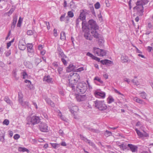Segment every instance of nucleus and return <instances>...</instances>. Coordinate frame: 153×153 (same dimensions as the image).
Masks as SVG:
<instances>
[{"label":"nucleus","mask_w":153,"mask_h":153,"mask_svg":"<svg viewBox=\"0 0 153 153\" xmlns=\"http://www.w3.org/2000/svg\"><path fill=\"white\" fill-rule=\"evenodd\" d=\"M93 59L96 60L98 62H100V58L96 57L94 56V57L92 58Z\"/></svg>","instance_id":"bf43d9fd"},{"label":"nucleus","mask_w":153,"mask_h":153,"mask_svg":"<svg viewBox=\"0 0 153 153\" xmlns=\"http://www.w3.org/2000/svg\"><path fill=\"white\" fill-rule=\"evenodd\" d=\"M63 68L61 67H59L57 69V71L59 75H60L62 73Z\"/></svg>","instance_id":"ea45409f"},{"label":"nucleus","mask_w":153,"mask_h":153,"mask_svg":"<svg viewBox=\"0 0 153 153\" xmlns=\"http://www.w3.org/2000/svg\"><path fill=\"white\" fill-rule=\"evenodd\" d=\"M17 20V16L13 18V21L11 26L12 29H14L15 27L16 24Z\"/></svg>","instance_id":"b1692460"},{"label":"nucleus","mask_w":153,"mask_h":153,"mask_svg":"<svg viewBox=\"0 0 153 153\" xmlns=\"http://www.w3.org/2000/svg\"><path fill=\"white\" fill-rule=\"evenodd\" d=\"M93 51L94 53L98 56H103L106 54V51L105 50L100 49L96 47L93 48Z\"/></svg>","instance_id":"0eeeda50"},{"label":"nucleus","mask_w":153,"mask_h":153,"mask_svg":"<svg viewBox=\"0 0 153 153\" xmlns=\"http://www.w3.org/2000/svg\"><path fill=\"white\" fill-rule=\"evenodd\" d=\"M68 16L72 18L74 16V14L71 11H69L68 12Z\"/></svg>","instance_id":"e433bc0d"},{"label":"nucleus","mask_w":153,"mask_h":153,"mask_svg":"<svg viewBox=\"0 0 153 153\" xmlns=\"http://www.w3.org/2000/svg\"><path fill=\"white\" fill-rule=\"evenodd\" d=\"M84 70V68L83 67H81L78 69H76V71L77 72H80Z\"/></svg>","instance_id":"680f3d73"},{"label":"nucleus","mask_w":153,"mask_h":153,"mask_svg":"<svg viewBox=\"0 0 153 153\" xmlns=\"http://www.w3.org/2000/svg\"><path fill=\"white\" fill-rule=\"evenodd\" d=\"M20 137V135L19 134H16L14 135L13 138L15 140H17Z\"/></svg>","instance_id":"864d4df0"},{"label":"nucleus","mask_w":153,"mask_h":153,"mask_svg":"<svg viewBox=\"0 0 153 153\" xmlns=\"http://www.w3.org/2000/svg\"><path fill=\"white\" fill-rule=\"evenodd\" d=\"M121 61L123 63H126L128 62V57L125 55H123L121 56Z\"/></svg>","instance_id":"412c9836"},{"label":"nucleus","mask_w":153,"mask_h":153,"mask_svg":"<svg viewBox=\"0 0 153 153\" xmlns=\"http://www.w3.org/2000/svg\"><path fill=\"white\" fill-rule=\"evenodd\" d=\"M19 45H26L25 43V41L22 39L20 40V41L19 42Z\"/></svg>","instance_id":"8fccbe9b"},{"label":"nucleus","mask_w":153,"mask_h":153,"mask_svg":"<svg viewBox=\"0 0 153 153\" xmlns=\"http://www.w3.org/2000/svg\"><path fill=\"white\" fill-rule=\"evenodd\" d=\"M25 82L26 83H27V86L30 89H33V85L31 84V82L30 80L26 79L25 80Z\"/></svg>","instance_id":"aec40b11"},{"label":"nucleus","mask_w":153,"mask_h":153,"mask_svg":"<svg viewBox=\"0 0 153 153\" xmlns=\"http://www.w3.org/2000/svg\"><path fill=\"white\" fill-rule=\"evenodd\" d=\"M119 146L120 148L122 149L123 150L127 149L128 148L126 145L123 144L119 145Z\"/></svg>","instance_id":"72a5a7b5"},{"label":"nucleus","mask_w":153,"mask_h":153,"mask_svg":"<svg viewBox=\"0 0 153 153\" xmlns=\"http://www.w3.org/2000/svg\"><path fill=\"white\" fill-rule=\"evenodd\" d=\"M66 39L65 33L64 32H62L60 33V39L64 40Z\"/></svg>","instance_id":"c85d7f7f"},{"label":"nucleus","mask_w":153,"mask_h":153,"mask_svg":"<svg viewBox=\"0 0 153 153\" xmlns=\"http://www.w3.org/2000/svg\"><path fill=\"white\" fill-rule=\"evenodd\" d=\"M4 100L8 104L11 105L12 103L11 101L7 96L5 97L4 98Z\"/></svg>","instance_id":"cd10ccee"},{"label":"nucleus","mask_w":153,"mask_h":153,"mask_svg":"<svg viewBox=\"0 0 153 153\" xmlns=\"http://www.w3.org/2000/svg\"><path fill=\"white\" fill-rule=\"evenodd\" d=\"M100 62L103 65H107L108 64H111L112 63V62L109 60L105 59L104 60H102L100 61Z\"/></svg>","instance_id":"5701e85b"},{"label":"nucleus","mask_w":153,"mask_h":153,"mask_svg":"<svg viewBox=\"0 0 153 153\" xmlns=\"http://www.w3.org/2000/svg\"><path fill=\"white\" fill-rule=\"evenodd\" d=\"M148 2V0H139L136 2L137 6L134 8L137 10L139 12L140 15L142 16L143 12V5H145Z\"/></svg>","instance_id":"7ed1b4c3"},{"label":"nucleus","mask_w":153,"mask_h":153,"mask_svg":"<svg viewBox=\"0 0 153 153\" xmlns=\"http://www.w3.org/2000/svg\"><path fill=\"white\" fill-rule=\"evenodd\" d=\"M78 110V107L76 106H75L70 109V111L72 113H74L75 112H76Z\"/></svg>","instance_id":"a878e982"},{"label":"nucleus","mask_w":153,"mask_h":153,"mask_svg":"<svg viewBox=\"0 0 153 153\" xmlns=\"http://www.w3.org/2000/svg\"><path fill=\"white\" fill-rule=\"evenodd\" d=\"M133 100L136 102L140 103H142V101L141 100L138 98L137 97H135L133 98Z\"/></svg>","instance_id":"2f4dec72"},{"label":"nucleus","mask_w":153,"mask_h":153,"mask_svg":"<svg viewBox=\"0 0 153 153\" xmlns=\"http://www.w3.org/2000/svg\"><path fill=\"white\" fill-rule=\"evenodd\" d=\"M83 140L85 142L88 143L90 146H92L93 148H95L96 147L95 144L90 140L88 139L87 138L83 139Z\"/></svg>","instance_id":"6ab92c4d"},{"label":"nucleus","mask_w":153,"mask_h":153,"mask_svg":"<svg viewBox=\"0 0 153 153\" xmlns=\"http://www.w3.org/2000/svg\"><path fill=\"white\" fill-rule=\"evenodd\" d=\"M3 123V124L5 125L6 126H7L9 123V121L8 120L6 119L4 121Z\"/></svg>","instance_id":"49530a36"},{"label":"nucleus","mask_w":153,"mask_h":153,"mask_svg":"<svg viewBox=\"0 0 153 153\" xmlns=\"http://www.w3.org/2000/svg\"><path fill=\"white\" fill-rule=\"evenodd\" d=\"M91 33L94 38L98 39V43L100 47L103 45L104 39L102 36L98 33L97 32L91 31Z\"/></svg>","instance_id":"423d86ee"},{"label":"nucleus","mask_w":153,"mask_h":153,"mask_svg":"<svg viewBox=\"0 0 153 153\" xmlns=\"http://www.w3.org/2000/svg\"><path fill=\"white\" fill-rule=\"evenodd\" d=\"M22 20H21V17H20L19 20H18V23L17 24V26L18 27H20L21 26V23H22Z\"/></svg>","instance_id":"3c124183"},{"label":"nucleus","mask_w":153,"mask_h":153,"mask_svg":"<svg viewBox=\"0 0 153 153\" xmlns=\"http://www.w3.org/2000/svg\"><path fill=\"white\" fill-rule=\"evenodd\" d=\"M86 55L88 56L91 57L92 59L94 57V55H93L92 54L90 53V52H88L87 53Z\"/></svg>","instance_id":"052dcab7"},{"label":"nucleus","mask_w":153,"mask_h":153,"mask_svg":"<svg viewBox=\"0 0 153 153\" xmlns=\"http://www.w3.org/2000/svg\"><path fill=\"white\" fill-rule=\"evenodd\" d=\"M76 68L75 66L72 64H71L69 65L67 68V71L69 72L71 71H76Z\"/></svg>","instance_id":"ddd939ff"},{"label":"nucleus","mask_w":153,"mask_h":153,"mask_svg":"<svg viewBox=\"0 0 153 153\" xmlns=\"http://www.w3.org/2000/svg\"><path fill=\"white\" fill-rule=\"evenodd\" d=\"M84 32V37L87 40L90 41L92 40L93 37L90 33L89 30L87 29H85V30H82Z\"/></svg>","instance_id":"1a4fd4ad"},{"label":"nucleus","mask_w":153,"mask_h":153,"mask_svg":"<svg viewBox=\"0 0 153 153\" xmlns=\"http://www.w3.org/2000/svg\"><path fill=\"white\" fill-rule=\"evenodd\" d=\"M4 134L2 133L1 134H0V141H3L4 140Z\"/></svg>","instance_id":"09e8293b"},{"label":"nucleus","mask_w":153,"mask_h":153,"mask_svg":"<svg viewBox=\"0 0 153 153\" xmlns=\"http://www.w3.org/2000/svg\"><path fill=\"white\" fill-rule=\"evenodd\" d=\"M43 79L44 81H45L48 83L53 82L52 79L50 76H45L44 78Z\"/></svg>","instance_id":"4be33fe9"},{"label":"nucleus","mask_w":153,"mask_h":153,"mask_svg":"<svg viewBox=\"0 0 153 153\" xmlns=\"http://www.w3.org/2000/svg\"><path fill=\"white\" fill-rule=\"evenodd\" d=\"M76 97L77 100L80 102L85 101L88 97L86 94L83 95L77 94L76 95Z\"/></svg>","instance_id":"9b49d317"},{"label":"nucleus","mask_w":153,"mask_h":153,"mask_svg":"<svg viewBox=\"0 0 153 153\" xmlns=\"http://www.w3.org/2000/svg\"><path fill=\"white\" fill-rule=\"evenodd\" d=\"M140 96L143 99H145L146 97V94L144 92H143L140 94Z\"/></svg>","instance_id":"58836bf2"},{"label":"nucleus","mask_w":153,"mask_h":153,"mask_svg":"<svg viewBox=\"0 0 153 153\" xmlns=\"http://www.w3.org/2000/svg\"><path fill=\"white\" fill-rule=\"evenodd\" d=\"M13 76L14 77H15V79L16 80H18L19 79L18 77H17L16 76V73L15 71L13 72Z\"/></svg>","instance_id":"e2e57ef3"},{"label":"nucleus","mask_w":153,"mask_h":153,"mask_svg":"<svg viewBox=\"0 0 153 153\" xmlns=\"http://www.w3.org/2000/svg\"><path fill=\"white\" fill-rule=\"evenodd\" d=\"M39 128L40 131L43 132H47L48 131V126L45 123H41L39 125Z\"/></svg>","instance_id":"f8f14e48"},{"label":"nucleus","mask_w":153,"mask_h":153,"mask_svg":"<svg viewBox=\"0 0 153 153\" xmlns=\"http://www.w3.org/2000/svg\"><path fill=\"white\" fill-rule=\"evenodd\" d=\"M40 120L39 118L38 117L33 116L28 120L27 124L34 125L39 123Z\"/></svg>","instance_id":"6e6552de"},{"label":"nucleus","mask_w":153,"mask_h":153,"mask_svg":"<svg viewBox=\"0 0 153 153\" xmlns=\"http://www.w3.org/2000/svg\"><path fill=\"white\" fill-rule=\"evenodd\" d=\"M100 3L98 2H97L96 4L94 5L95 8L96 9H98L100 7Z\"/></svg>","instance_id":"de8ad7c7"},{"label":"nucleus","mask_w":153,"mask_h":153,"mask_svg":"<svg viewBox=\"0 0 153 153\" xmlns=\"http://www.w3.org/2000/svg\"><path fill=\"white\" fill-rule=\"evenodd\" d=\"M149 136V134L147 133L146 132H144V133H143V137H147Z\"/></svg>","instance_id":"0e129e2a"},{"label":"nucleus","mask_w":153,"mask_h":153,"mask_svg":"<svg viewBox=\"0 0 153 153\" xmlns=\"http://www.w3.org/2000/svg\"><path fill=\"white\" fill-rule=\"evenodd\" d=\"M28 102L27 101H25L24 102H23L22 104L21 105L25 107H26V106H27L28 105Z\"/></svg>","instance_id":"c03bdc74"},{"label":"nucleus","mask_w":153,"mask_h":153,"mask_svg":"<svg viewBox=\"0 0 153 153\" xmlns=\"http://www.w3.org/2000/svg\"><path fill=\"white\" fill-rule=\"evenodd\" d=\"M94 80H97L101 84H102L103 83V81L98 76L95 77L94 79Z\"/></svg>","instance_id":"4c0bfd02"},{"label":"nucleus","mask_w":153,"mask_h":153,"mask_svg":"<svg viewBox=\"0 0 153 153\" xmlns=\"http://www.w3.org/2000/svg\"><path fill=\"white\" fill-rule=\"evenodd\" d=\"M87 89V85L84 82H80L76 87V90L79 93L81 94H84Z\"/></svg>","instance_id":"39448f33"},{"label":"nucleus","mask_w":153,"mask_h":153,"mask_svg":"<svg viewBox=\"0 0 153 153\" xmlns=\"http://www.w3.org/2000/svg\"><path fill=\"white\" fill-rule=\"evenodd\" d=\"M88 129L89 131H91L93 132H95V133H97L100 132L98 130L94 129H93V128H88Z\"/></svg>","instance_id":"37998d69"},{"label":"nucleus","mask_w":153,"mask_h":153,"mask_svg":"<svg viewBox=\"0 0 153 153\" xmlns=\"http://www.w3.org/2000/svg\"><path fill=\"white\" fill-rule=\"evenodd\" d=\"M52 146L54 149H56L58 144L57 143H51Z\"/></svg>","instance_id":"5fc2aeb1"},{"label":"nucleus","mask_w":153,"mask_h":153,"mask_svg":"<svg viewBox=\"0 0 153 153\" xmlns=\"http://www.w3.org/2000/svg\"><path fill=\"white\" fill-rule=\"evenodd\" d=\"M65 13L64 14H63V15H62L60 17V21H62L64 20V19L65 16Z\"/></svg>","instance_id":"4d7b16f0"},{"label":"nucleus","mask_w":153,"mask_h":153,"mask_svg":"<svg viewBox=\"0 0 153 153\" xmlns=\"http://www.w3.org/2000/svg\"><path fill=\"white\" fill-rule=\"evenodd\" d=\"M57 51L59 53V56L61 58L66 57V56L64 54L62 49L59 47H58L57 48Z\"/></svg>","instance_id":"f3484780"},{"label":"nucleus","mask_w":153,"mask_h":153,"mask_svg":"<svg viewBox=\"0 0 153 153\" xmlns=\"http://www.w3.org/2000/svg\"><path fill=\"white\" fill-rule=\"evenodd\" d=\"M131 82L135 85H137L140 84V83L138 81L134 79H132Z\"/></svg>","instance_id":"a19ab883"},{"label":"nucleus","mask_w":153,"mask_h":153,"mask_svg":"<svg viewBox=\"0 0 153 153\" xmlns=\"http://www.w3.org/2000/svg\"><path fill=\"white\" fill-rule=\"evenodd\" d=\"M107 103L110 104L114 101V100L111 96H109L107 99Z\"/></svg>","instance_id":"c756f323"},{"label":"nucleus","mask_w":153,"mask_h":153,"mask_svg":"<svg viewBox=\"0 0 153 153\" xmlns=\"http://www.w3.org/2000/svg\"><path fill=\"white\" fill-rule=\"evenodd\" d=\"M104 100L100 101L96 100L94 102L95 107L100 111H104L107 108V106L104 103Z\"/></svg>","instance_id":"20e7f679"},{"label":"nucleus","mask_w":153,"mask_h":153,"mask_svg":"<svg viewBox=\"0 0 153 153\" xmlns=\"http://www.w3.org/2000/svg\"><path fill=\"white\" fill-rule=\"evenodd\" d=\"M82 28L84 30L87 29L92 30L91 31L97 32V30L99 29V26L95 21L93 19H90L88 21V24L85 21H82Z\"/></svg>","instance_id":"f257e3e1"},{"label":"nucleus","mask_w":153,"mask_h":153,"mask_svg":"<svg viewBox=\"0 0 153 153\" xmlns=\"http://www.w3.org/2000/svg\"><path fill=\"white\" fill-rule=\"evenodd\" d=\"M18 149L19 151V152H29V151L27 149L24 147H19Z\"/></svg>","instance_id":"bb28decb"},{"label":"nucleus","mask_w":153,"mask_h":153,"mask_svg":"<svg viewBox=\"0 0 153 153\" xmlns=\"http://www.w3.org/2000/svg\"><path fill=\"white\" fill-rule=\"evenodd\" d=\"M11 52L10 51H6L5 53V54L6 56H8L11 54Z\"/></svg>","instance_id":"603ef678"},{"label":"nucleus","mask_w":153,"mask_h":153,"mask_svg":"<svg viewBox=\"0 0 153 153\" xmlns=\"http://www.w3.org/2000/svg\"><path fill=\"white\" fill-rule=\"evenodd\" d=\"M128 146L132 152H135L137 151V147L135 145L129 144L128 145Z\"/></svg>","instance_id":"2eb2a0df"},{"label":"nucleus","mask_w":153,"mask_h":153,"mask_svg":"<svg viewBox=\"0 0 153 153\" xmlns=\"http://www.w3.org/2000/svg\"><path fill=\"white\" fill-rule=\"evenodd\" d=\"M19 96V103L21 104L23 102L22 100L23 95L21 92H19L18 93Z\"/></svg>","instance_id":"393cba45"},{"label":"nucleus","mask_w":153,"mask_h":153,"mask_svg":"<svg viewBox=\"0 0 153 153\" xmlns=\"http://www.w3.org/2000/svg\"><path fill=\"white\" fill-rule=\"evenodd\" d=\"M124 80L125 81L127 82L128 83H129L130 82V79L127 78H125L124 79Z\"/></svg>","instance_id":"69168bd1"},{"label":"nucleus","mask_w":153,"mask_h":153,"mask_svg":"<svg viewBox=\"0 0 153 153\" xmlns=\"http://www.w3.org/2000/svg\"><path fill=\"white\" fill-rule=\"evenodd\" d=\"M135 131L137 134V135L140 137H142L143 136V133L141 132L137 128H136Z\"/></svg>","instance_id":"f704fd0d"},{"label":"nucleus","mask_w":153,"mask_h":153,"mask_svg":"<svg viewBox=\"0 0 153 153\" xmlns=\"http://www.w3.org/2000/svg\"><path fill=\"white\" fill-rule=\"evenodd\" d=\"M79 79V75L76 73H71L68 75V80H70L71 79H73V81H72V80L71 81V84H69V87L71 88L72 90L75 89L74 85L76 84Z\"/></svg>","instance_id":"f03ea898"},{"label":"nucleus","mask_w":153,"mask_h":153,"mask_svg":"<svg viewBox=\"0 0 153 153\" xmlns=\"http://www.w3.org/2000/svg\"><path fill=\"white\" fill-rule=\"evenodd\" d=\"M81 19L79 18L76 19V27L77 28L78 27L79 22L81 21Z\"/></svg>","instance_id":"79ce46f5"},{"label":"nucleus","mask_w":153,"mask_h":153,"mask_svg":"<svg viewBox=\"0 0 153 153\" xmlns=\"http://www.w3.org/2000/svg\"><path fill=\"white\" fill-rule=\"evenodd\" d=\"M33 33V32L32 30H28L27 32V34L28 35H31Z\"/></svg>","instance_id":"6e6d98bb"},{"label":"nucleus","mask_w":153,"mask_h":153,"mask_svg":"<svg viewBox=\"0 0 153 153\" xmlns=\"http://www.w3.org/2000/svg\"><path fill=\"white\" fill-rule=\"evenodd\" d=\"M152 49V47H150V46L148 47L147 50L149 52H151Z\"/></svg>","instance_id":"774afa93"},{"label":"nucleus","mask_w":153,"mask_h":153,"mask_svg":"<svg viewBox=\"0 0 153 153\" xmlns=\"http://www.w3.org/2000/svg\"><path fill=\"white\" fill-rule=\"evenodd\" d=\"M87 14V13L86 11H85L84 10H81L79 16L80 17L79 19L82 21L85 20Z\"/></svg>","instance_id":"4468645a"},{"label":"nucleus","mask_w":153,"mask_h":153,"mask_svg":"<svg viewBox=\"0 0 153 153\" xmlns=\"http://www.w3.org/2000/svg\"><path fill=\"white\" fill-rule=\"evenodd\" d=\"M22 75L23 76V78L24 79L27 77L28 75L26 72L24 71L22 73Z\"/></svg>","instance_id":"a18cd8bd"},{"label":"nucleus","mask_w":153,"mask_h":153,"mask_svg":"<svg viewBox=\"0 0 153 153\" xmlns=\"http://www.w3.org/2000/svg\"><path fill=\"white\" fill-rule=\"evenodd\" d=\"M18 47L20 50L24 51L26 49V45H18Z\"/></svg>","instance_id":"473e14b6"},{"label":"nucleus","mask_w":153,"mask_h":153,"mask_svg":"<svg viewBox=\"0 0 153 153\" xmlns=\"http://www.w3.org/2000/svg\"><path fill=\"white\" fill-rule=\"evenodd\" d=\"M111 134L112 133L111 132L107 130L105 131L104 134V135L107 137L111 135Z\"/></svg>","instance_id":"c9c22d12"},{"label":"nucleus","mask_w":153,"mask_h":153,"mask_svg":"<svg viewBox=\"0 0 153 153\" xmlns=\"http://www.w3.org/2000/svg\"><path fill=\"white\" fill-rule=\"evenodd\" d=\"M94 94L95 97L98 98H104L105 97V93L102 91H96Z\"/></svg>","instance_id":"9d476101"},{"label":"nucleus","mask_w":153,"mask_h":153,"mask_svg":"<svg viewBox=\"0 0 153 153\" xmlns=\"http://www.w3.org/2000/svg\"><path fill=\"white\" fill-rule=\"evenodd\" d=\"M68 59V57L66 56V57L63 58L62 57L61 58V61L63 62V64L65 65H67V62L66 61Z\"/></svg>","instance_id":"7c9ffc66"},{"label":"nucleus","mask_w":153,"mask_h":153,"mask_svg":"<svg viewBox=\"0 0 153 153\" xmlns=\"http://www.w3.org/2000/svg\"><path fill=\"white\" fill-rule=\"evenodd\" d=\"M35 61L36 63L38 64L42 61V60L39 58H36V59Z\"/></svg>","instance_id":"13d9d810"},{"label":"nucleus","mask_w":153,"mask_h":153,"mask_svg":"<svg viewBox=\"0 0 153 153\" xmlns=\"http://www.w3.org/2000/svg\"><path fill=\"white\" fill-rule=\"evenodd\" d=\"M15 10V9L14 8H11L10 10L9 11L8 13H12Z\"/></svg>","instance_id":"338daca9"},{"label":"nucleus","mask_w":153,"mask_h":153,"mask_svg":"<svg viewBox=\"0 0 153 153\" xmlns=\"http://www.w3.org/2000/svg\"><path fill=\"white\" fill-rule=\"evenodd\" d=\"M47 103L51 107H54L55 106V104L50 99L48 98H46L45 99Z\"/></svg>","instance_id":"a211bd4d"},{"label":"nucleus","mask_w":153,"mask_h":153,"mask_svg":"<svg viewBox=\"0 0 153 153\" xmlns=\"http://www.w3.org/2000/svg\"><path fill=\"white\" fill-rule=\"evenodd\" d=\"M27 49L28 52V55L29 56L31 55L30 54H32L33 52L32 49L33 45L31 44H28L27 45Z\"/></svg>","instance_id":"dca6fc26"}]
</instances>
